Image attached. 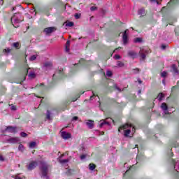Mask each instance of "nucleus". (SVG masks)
<instances>
[{"mask_svg": "<svg viewBox=\"0 0 179 179\" xmlns=\"http://www.w3.org/2000/svg\"><path fill=\"white\" fill-rule=\"evenodd\" d=\"M121 47H119L118 48H116L115 50H114V52H117V51H118V50H121Z\"/></svg>", "mask_w": 179, "mask_h": 179, "instance_id": "48", "label": "nucleus"}, {"mask_svg": "<svg viewBox=\"0 0 179 179\" xmlns=\"http://www.w3.org/2000/svg\"><path fill=\"white\" fill-rule=\"evenodd\" d=\"M40 170L41 173V177L47 178V174L48 173V165L45 162H41Z\"/></svg>", "mask_w": 179, "mask_h": 179, "instance_id": "2", "label": "nucleus"}, {"mask_svg": "<svg viewBox=\"0 0 179 179\" xmlns=\"http://www.w3.org/2000/svg\"><path fill=\"white\" fill-rule=\"evenodd\" d=\"M11 50L9 48H6L3 50V52H10Z\"/></svg>", "mask_w": 179, "mask_h": 179, "instance_id": "40", "label": "nucleus"}, {"mask_svg": "<svg viewBox=\"0 0 179 179\" xmlns=\"http://www.w3.org/2000/svg\"><path fill=\"white\" fill-rule=\"evenodd\" d=\"M73 121H78V117L74 116V117H73Z\"/></svg>", "mask_w": 179, "mask_h": 179, "instance_id": "46", "label": "nucleus"}, {"mask_svg": "<svg viewBox=\"0 0 179 179\" xmlns=\"http://www.w3.org/2000/svg\"><path fill=\"white\" fill-rule=\"evenodd\" d=\"M65 51L66 52H69V47L66 46Z\"/></svg>", "mask_w": 179, "mask_h": 179, "instance_id": "44", "label": "nucleus"}, {"mask_svg": "<svg viewBox=\"0 0 179 179\" xmlns=\"http://www.w3.org/2000/svg\"><path fill=\"white\" fill-rule=\"evenodd\" d=\"M18 150H20V152H24V146L22 144H20L18 146Z\"/></svg>", "mask_w": 179, "mask_h": 179, "instance_id": "21", "label": "nucleus"}, {"mask_svg": "<svg viewBox=\"0 0 179 179\" xmlns=\"http://www.w3.org/2000/svg\"><path fill=\"white\" fill-rule=\"evenodd\" d=\"M23 22V17H22V14L20 13H15L11 17V23L14 27L17 28L19 27V24Z\"/></svg>", "mask_w": 179, "mask_h": 179, "instance_id": "1", "label": "nucleus"}, {"mask_svg": "<svg viewBox=\"0 0 179 179\" xmlns=\"http://www.w3.org/2000/svg\"><path fill=\"white\" fill-rule=\"evenodd\" d=\"M74 16L76 19H80V14L76 13Z\"/></svg>", "mask_w": 179, "mask_h": 179, "instance_id": "39", "label": "nucleus"}, {"mask_svg": "<svg viewBox=\"0 0 179 179\" xmlns=\"http://www.w3.org/2000/svg\"><path fill=\"white\" fill-rule=\"evenodd\" d=\"M132 124H126L122 127H120L118 129L119 132H121V129H127V128H131Z\"/></svg>", "mask_w": 179, "mask_h": 179, "instance_id": "14", "label": "nucleus"}, {"mask_svg": "<svg viewBox=\"0 0 179 179\" xmlns=\"http://www.w3.org/2000/svg\"><path fill=\"white\" fill-rule=\"evenodd\" d=\"M129 57H131V58H135L136 57L137 53L134 51H129L128 52Z\"/></svg>", "mask_w": 179, "mask_h": 179, "instance_id": "17", "label": "nucleus"}, {"mask_svg": "<svg viewBox=\"0 0 179 179\" xmlns=\"http://www.w3.org/2000/svg\"><path fill=\"white\" fill-rule=\"evenodd\" d=\"M131 131H132V132H135V127H132Z\"/></svg>", "mask_w": 179, "mask_h": 179, "instance_id": "51", "label": "nucleus"}, {"mask_svg": "<svg viewBox=\"0 0 179 179\" xmlns=\"http://www.w3.org/2000/svg\"><path fill=\"white\" fill-rule=\"evenodd\" d=\"M8 143H19L20 139L18 137H10L7 140Z\"/></svg>", "mask_w": 179, "mask_h": 179, "instance_id": "3", "label": "nucleus"}, {"mask_svg": "<svg viewBox=\"0 0 179 179\" xmlns=\"http://www.w3.org/2000/svg\"><path fill=\"white\" fill-rule=\"evenodd\" d=\"M10 109L13 110V111H16V106H12Z\"/></svg>", "mask_w": 179, "mask_h": 179, "instance_id": "41", "label": "nucleus"}, {"mask_svg": "<svg viewBox=\"0 0 179 179\" xmlns=\"http://www.w3.org/2000/svg\"><path fill=\"white\" fill-rule=\"evenodd\" d=\"M135 43H141L142 41V38H136L135 40H134Z\"/></svg>", "mask_w": 179, "mask_h": 179, "instance_id": "34", "label": "nucleus"}, {"mask_svg": "<svg viewBox=\"0 0 179 179\" xmlns=\"http://www.w3.org/2000/svg\"><path fill=\"white\" fill-rule=\"evenodd\" d=\"M66 26H67L68 27H72L73 26V22H69L66 24Z\"/></svg>", "mask_w": 179, "mask_h": 179, "instance_id": "28", "label": "nucleus"}, {"mask_svg": "<svg viewBox=\"0 0 179 179\" xmlns=\"http://www.w3.org/2000/svg\"><path fill=\"white\" fill-rule=\"evenodd\" d=\"M70 43L71 42L69 41H67L66 43V47H69Z\"/></svg>", "mask_w": 179, "mask_h": 179, "instance_id": "43", "label": "nucleus"}, {"mask_svg": "<svg viewBox=\"0 0 179 179\" xmlns=\"http://www.w3.org/2000/svg\"><path fill=\"white\" fill-rule=\"evenodd\" d=\"M77 179H79V178H77Z\"/></svg>", "mask_w": 179, "mask_h": 179, "instance_id": "57", "label": "nucleus"}, {"mask_svg": "<svg viewBox=\"0 0 179 179\" xmlns=\"http://www.w3.org/2000/svg\"><path fill=\"white\" fill-rule=\"evenodd\" d=\"M5 131L6 132H10V134H16L17 132V127H13L12 126L6 127Z\"/></svg>", "mask_w": 179, "mask_h": 179, "instance_id": "4", "label": "nucleus"}, {"mask_svg": "<svg viewBox=\"0 0 179 179\" xmlns=\"http://www.w3.org/2000/svg\"><path fill=\"white\" fill-rule=\"evenodd\" d=\"M86 125L90 128V129H93V127H94V121L90 120H87Z\"/></svg>", "mask_w": 179, "mask_h": 179, "instance_id": "12", "label": "nucleus"}, {"mask_svg": "<svg viewBox=\"0 0 179 179\" xmlns=\"http://www.w3.org/2000/svg\"><path fill=\"white\" fill-rule=\"evenodd\" d=\"M139 72H141V70L139 69H134V70H133V73H139Z\"/></svg>", "mask_w": 179, "mask_h": 179, "instance_id": "32", "label": "nucleus"}, {"mask_svg": "<svg viewBox=\"0 0 179 179\" xmlns=\"http://www.w3.org/2000/svg\"><path fill=\"white\" fill-rule=\"evenodd\" d=\"M171 68L174 73H178V70L177 69V66H176V64H173Z\"/></svg>", "mask_w": 179, "mask_h": 179, "instance_id": "19", "label": "nucleus"}, {"mask_svg": "<svg viewBox=\"0 0 179 179\" xmlns=\"http://www.w3.org/2000/svg\"><path fill=\"white\" fill-rule=\"evenodd\" d=\"M110 121H113V122H114V120H112V119H110Z\"/></svg>", "mask_w": 179, "mask_h": 179, "instance_id": "52", "label": "nucleus"}, {"mask_svg": "<svg viewBox=\"0 0 179 179\" xmlns=\"http://www.w3.org/2000/svg\"><path fill=\"white\" fill-rule=\"evenodd\" d=\"M117 65L119 68H122V66H124V63H122V62L117 61Z\"/></svg>", "mask_w": 179, "mask_h": 179, "instance_id": "25", "label": "nucleus"}, {"mask_svg": "<svg viewBox=\"0 0 179 179\" xmlns=\"http://www.w3.org/2000/svg\"><path fill=\"white\" fill-rule=\"evenodd\" d=\"M148 51L147 50L141 49L138 54L140 57L142 58V59H145V58H146V55L145 54H148Z\"/></svg>", "mask_w": 179, "mask_h": 179, "instance_id": "8", "label": "nucleus"}, {"mask_svg": "<svg viewBox=\"0 0 179 179\" xmlns=\"http://www.w3.org/2000/svg\"><path fill=\"white\" fill-rule=\"evenodd\" d=\"M129 134H131V130L130 129H127L124 131V136H129Z\"/></svg>", "mask_w": 179, "mask_h": 179, "instance_id": "26", "label": "nucleus"}, {"mask_svg": "<svg viewBox=\"0 0 179 179\" xmlns=\"http://www.w3.org/2000/svg\"><path fill=\"white\" fill-rule=\"evenodd\" d=\"M55 30H57V28H55V27H50L45 28L44 29V31L45 33H46V34H51V33H53V31H55Z\"/></svg>", "mask_w": 179, "mask_h": 179, "instance_id": "7", "label": "nucleus"}, {"mask_svg": "<svg viewBox=\"0 0 179 179\" xmlns=\"http://www.w3.org/2000/svg\"><path fill=\"white\" fill-rule=\"evenodd\" d=\"M37 59V56L36 55H32L31 57H30V61H35V59Z\"/></svg>", "mask_w": 179, "mask_h": 179, "instance_id": "31", "label": "nucleus"}, {"mask_svg": "<svg viewBox=\"0 0 179 179\" xmlns=\"http://www.w3.org/2000/svg\"><path fill=\"white\" fill-rule=\"evenodd\" d=\"M27 72L29 78H30L31 79H34V78H36V73H34V69L29 68L27 70Z\"/></svg>", "mask_w": 179, "mask_h": 179, "instance_id": "5", "label": "nucleus"}, {"mask_svg": "<svg viewBox=\"0 0 179 179\" xmlns=\"http://www.w3.org/2000/svg\"><path fill=\"white\" fill-rule=\"evenodd\" d=\"M103 125H110V122H107V120H101V123L99 124L100 128H101Z\"/></svg>", "mask_w": 179, "mask_h": 179, "instance_id": "15", "label": "nucleus"}, {"mask_svg": "<svg viewBox=\"0 0 179 179\" xmlns=\"http://www.w3.org/2000/svg\"><path fill=\"white\" fill-rule=\"evenodd\" d=\"M96 96V94H93V96H90V100H93V98Z\"/></svg>", "mask_w": 179, "mask_h": 179, "instance_id": "50", "label": "nucleus"}, {"mask_svg": "<svg viewBox=\"0 0 179 179\" xmlns=\"http://www.w3.org/2000/svg\"><path fill=\"white\" fill-rule=\"evenodd\" d=\"M163 83L164 84V80H163Z\"/></svg>", "mask_w": 179, "mask_h": 179, "instance_id": "55", "label": "nucleus"}, {"mask_svg": "<svg viewBox=\"0 0 179 179\" xmlns=\"http://www.w3.org/2000/svg\"><path fill=\"white\" fill-rule=\"evenodd\" d=\"M86 157H87L86 155H81V156L80 157V159L81 160H85V159H86Z\"/></svg>", "mask_w": 179, "mask_h": 179, "instance_id": "37", "label": "nucleus"}, {"mask_svg": "<svg viewBox=\"0 0 179 179\" xmlns=\"http://www.w3.org/2000/svg\"><path fill=\"white\" fill-rule=\"evenodd\" d=\"M36 167H37V162L33 161L29 164V166H27V169L34 170V169H36Z\"/></svg>", "mask_w": 179, "mask_h": 179, "instance_id": "10", "label": "nucleus"}, {"mask_svg": "<svg viewBox=\"0 0 179 179\" xmlns=\"http://www.w3.org/2000/svg\"><path fill=\"white\" fill-rule=\"evenodd\" d=\"M115 59H121V56L118 55H115L114 56Z\"/></svg>", "mask_w": 179, "mask_h": 179, "instance_id": "38", "label": "nucleus"}, {"mask_svg": "<svg viewBox=\"0 0 179 179\" xmlns=\"http://www.w3.org/2000/svg\"><path fill=\"white\" fill-rule=\"evenodd\" d=\"M59 163H61V164H65V163H68L69 162V160L68 159H59Z\"/></svg>", "mask_w": 179, "mask_h": 179, "instance_id": "24", "label": "nucleus"}, {"mask_svg": "<svg viewBox=\"0 0 179 179\" xmlns=\"http://www.w3.org/2000/svg\"><path fill=\"white\" fill-rule=\"evenodd\" d=\"M172 163L174 166V169L177 173L179 172V162H176V160L172 159Z\"/></svg>", "mask_w": 179, "mask_h": 179, "instance_id": "13", "label": "nucleus"}, {"mask_svg": "<svg viewBox=\"0 0 179 179\" xmlns=\"http://www.w3.org/2000/svg\"><path fill=\"white\" fill-rule=\"evenodd\" d=\"M161 76L162 78H166V76H167V72L163 71L162 73H161Z\"/></svg>", "mask_w": 179, "mask_h": 179, "instance_id": "30", "label": "nucleus"}, {"mask_svg": "<svg viewBox=\"0 0 179 179\" xmlns=\"http://www.w3.org/2000/svg\"><path fill=\"white\" fill-rule=\"evenodd\" d=\"M61 136L62 138H63V139H70V138L71 137V135L69 132L62 131Z\"/></svg>", "mask_w": 179, "mask_h": 179, "instance_id": "9", "label": "nucleus"}, {"mask_svg": "<svg viewBox=\"0 0 179 179\" xmlns=\"http://www.w3.org/2000/svg\"><path fill=\"white\" fill-rule=\"evenodd\" d=\"M90 10H91V12H94V10H97V7H96V6H92V7L90 8Z\"/></svg>", "mask_w": 179, "mask_h": 179, "instance_id": "33", "label": "nucleus"}, {"mask_svg": "<svg viewBox=\"0 0 179 179\" xmlns=\"http://www.w3.org/2000/svg\"><path fill=\"white\" fill-rule=\"evenodd\" d=\"M80 38H79V40H80Z\"/></svg>", "mask_w": 179, "mask_h": 179, "instance_id": "56", "label": "nucleus"}, {"mask_svg": "<svg viewBox=\"0 0 179 179\" xmlns=\"http://www.w3.org/2000/svg\"><path fill=\"white\" fill-rule=\"evenodd\" d=\"M161 108L164 111V114L166 115L170 114V113H169V106H167V103H162L161 105Z\"/></svg>", "mask_w": 179, "mask_h": 179, "instance_id": "6", "label": "nucleus"}, {"mask_svg": "<svg viewBox=\"0 0 179 179\" xmlns=\"http://www.w3.org/2000/svg\"><path fill=\"white\" fill-rule=\"evenodd\" d=\"M161 48H162V50H166V45H162L161 46Z\"/></svg>", "mask_w": 179, "mask_h": 179, "instance_id": "49", "label": "nucleus"}, {"mask_svg": "<svg viewBox=\"0 0 179 179\" xmlns=\"http://www.w3.org/2000/svg\"><path fill=\"white\" fill-rule=\"evenodd\" d=\"M157 99L159 101H162V100H163V99H164V94L163 93H159L158 94Z\"/></svg>", "mask_w": 179, "mask_h": 179, "instance_id": "20", "label": "nucleus"}, {"mask_svg": "<svg viewBox=\"0 0 179 179\" xmlns=\"http://www.w3.org/2000/svg\"><path fill=\"white\" fill-rule=\"evenodd\" d=\"M94 169H96V165H94V164H90V170L93 171V170H94Z\"/></svg>", "mask_w": 179, "mask_h": 179, "instance_id": "27", "label": "nucleus"}, {"mask_svg": "<svg viewBox=\"0 0 179 179\" xmlns=\"http://www.w3.org/2000/svg\"><path fill=\"white\" fill-rule=\"evenodd\" d=\"M36 143L33 141V142H31L29 143V148H31V149H33L34 148L36 147Z\"/></svg>", "mask_w": 179, "mask_h": 179, "instance_id": "23", "label": "nucleus"}, {"mask_svg": "<svg viewBox=\"0 0 179 179\" xmlns=\"http://www.w3.org/2000/svg\"><path fill=\"white\" fill-rule=\"evenodd\" d=\"M139 83H142V81H139Z\"/></svg>", "mask_w": 179, "mask_h": 179, "instance_id": "53", "label": "nucleus"}, {"mask_svg": "<svg viewBox=\"0 0 179 179\" xmlns=\"http://www.w3.org/2000/svg\"><path fill=\"white\" fill-rule=\"evenodd\" d=\"M13 46L15 47V48H19V43H13Z\"/></svg>", "mask_w": 179, "mask_h": 179, "instance_id": "36", "label": "nucleus"}, {"mask_svg": "<svg viewBox=\"0 0 179 179\" xmlns=\"http://www.w3.org/2000/svg\"><path fill=\"white\" fill-rule=\"evenodd\" d=\"M5 159L2 155H0V162H4Z\"/></svg>", "mask_w": 179, "mask_h": 179, "instance_id": "42", "label": "nucleus"}, {"mask_svg": "<svg viewBox=\"0 0 179 179\" xmlns=\"http://www.w3.org/2000/svg\"><path fill=\"white\" fill-rule=\"evenodd\" d=\"M64 155H62V157H63Z\"/></svg>", "mask_w": 179, "mask_h": 179, "instance_id": "54", "label": "nucleus"}, {"mask_svg": "<svg viewBox=\"0 0 179 179\" xmlns=\"http://www.w3.org/2000/svg\"><path fill=\"white\" fill-rule=\"evenodd\" d=\"M46 118L47 120H52V118H51V113L50 110H47Z\"/></svg>", "mask_w": 179, "mask_h": 179, "instance_id": "22", "label": "nucleus"}, {"mask_svg": "<svg viewBox=\"0 0 179 179\" xmlns=\"http://www.w3.org/2000/svg\"><path fill=\"white\" fill-rule=\"evenodd\" d=\"M106 76H108V78H111V76H113V73L110 71H108L106 72Z\"/></svg>", "mask_w": 179, "mask_h": 179, "instance_id": "29", "label": "nucleus"}, {"mask_svg": "<svg viewBox=\"0 0 179 179\" xmlns=\"http://www.w3.org/2000/svg\"><path fill=\"white\" fill-rule=\"evenodd\" d=\"M128 43V29H127L123 34V44H127Z\"/></svg>", "mask_w": 179, "mask_h": 179, "instance_id": "11", "label": "nucleus"}, {"mask_svg": "<svg viewBox=\"0 0 179 179\" xmlns=\"http://www.w3.org/2000/svg\"><path fill=\"white\" fill-rule=\"evenodd\" d=\"M20 136H22V138H26V136H27V134H26L24 132H21Z\"/></svg>", "mask_w": 179, "mask_h": 179, "instance_id": "35", "label": "nucleus"}, {"mask_svg": "<svg viewBox=\"0 0 179 179\" xmlns=\"http://www.w3.org/2000/svg\"><path fill=\"white\" fill-rule=\"evenodd\" d=\"M116 90H118V92H121V89H120V87H118L117 85L115 86Z\"/></svg>", "mask_w": 179, "mask_h": 179, "instance_id": "45", "label": "nucleus"}, {"mask_svg": "<svg viewBox=\"0 0 179 179\" xmlns=\"http://www.w3.org/2000/svg\"><path fill=\"white\" fill-rule=\"evenodd\" d=\"M152 2H157V5H159V0H150Z\"/></svg>", "mask_w": 179, "mask_h": 179, "instance_id": "47", "label": "nucleus"}, {"mask_svg": "<svg viewBox=\"0 0 179 179\" xmlns=\"http://www.w3.org/2000/svg\"><path fill=\"white\" fill-rule=\"evenodd\" d=\"M138 15H141V16H145V15H146V11L145 10V8H140L138 10Z\"/></svg>", "mask_w": 179, "mask_h": 179, "instance_id": "18", "label": "nucleus"}, {"mask_svg": "<svg viewBox=\"0 0 179 179\" xmlns=\"http://www.w3.org/2000/svg\"><path fill=\"white\" fill-rule=\"evenodd\" d=\"M43 66L45 68H52V62H46L44 63Z\"/></svg>", "mask_w": 179, "mask_h": 179, "instance_id": "16", "label": "nucleus"}]
</instances>
